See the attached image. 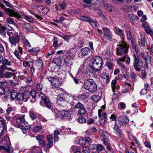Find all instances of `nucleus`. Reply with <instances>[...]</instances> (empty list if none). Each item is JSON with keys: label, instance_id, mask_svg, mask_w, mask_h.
<instances>
[{"label": "nucleus", "instance_id": "f257e3e1", "mask_svg": "<svg viewBox=\"0 0 153 153\" xmlns=\"http://www.w3.org/2000/svg\"><path fill=\"white\" fill-rule=\"evenodd\" d=\"M102 59L99 56L94 57L91 63V67L92 70L95 72H97L100 70L102 66Z\"/></svg>", "mask_w": 153, "mask_h": 153}, {"label": "nucleus", "instance_id": "f03ea898", "mask_svg": "<svg viewBox=\"0 0 153 153\" xmlns=\"http://www.w3.org/2000/svg\"><path fill=\"white\" fill-rule=\"evenodd\" d=\"M129 46L123 41L119 43L117 48L116 53L117 55H124L128 52Z\"/></svg>", "mask_w": 153, "mask_h": 153}, {"label": "nucleus", "instance_id": "7ed1b4c3", "mask_svg": "<svg viewBox=\"0 0 153 153\" xmlns=\"http://www.w3.org/2000/svg\"><path fill=\"white\" fill-rule=\"evenodd\" d=\"M85 88L90 91L93 92L97 90V85L92 79H88L84 82Z\"/></svg>", "mask_w": 153, "mask_h": 153}, {"label": "nucleus", "instance_id": "20e7f679", "mask_svg": "<svg viewBox=\"0 0 153 153\" xmlns=\"http://www.w3.org/2000/svg\"><path fill=\"white\" fill-rule=\"evenodd\" d=\"M0 6L5 13L7 15H8L9 16H14L16 17L19 16V15L17 13L9 8H6L4 5L0 4Z\"/></svg>", "mask_w": 153, "mask_h": 153}, {"label": "nucleus", "instance_id": "39448f33", "mask_svg": "<svg viewBox=\"0 0 153 153\" xmlns=\"http://www.w3.org/2000/svg\"><path fill=\"white\" fill-rule=\"evenodd\" d=\"M102 29L104 33V37L109 40L111 41L112 39V34L109 28L103 27Z\"/></svg>", "mask_w": 153, "mask_h": 153}, {"label": "nucleus", "instance_id": "423d86ee", "mask_svg": "<svg viewBox=\"0 0 153 153\" xmlns=\"http://www.w3.org/2000/svg\"><path fill=\"white\" fill-rule=\"evenodd\" d=\"M39 96L46 107L48 108H50L51 106V102L49 98L42 93L39 94Z\"/></svg>", "mask_w": 153, "mask_h": 153}, {"label": "nucleus", "instance_id": "0eeeda50", "mask_svg": "<svg viewBox=\"0 0 153 153\" xmlns=\"http://www.w3.org/2000/svg\"><path fill=\"white\" fill-rule=\"evenodd\" d=\"M9 40L12 45L15 46L19 43V41L18 34L16 33L13 36H10Z\"/></svg>", "mask_w": 153, "mask_h": 153}, {"label": "nucleus", "instance_id": "6e6552de", "mask_svg": "<svg viewBox=\"0 0 153 153\" xmlns=\"http://www.w3.org/2000/svg\"><path fill=\"white\" fill-rule=\"evenodd\" d=\"M60 112L62 116V118L63 120H70L71 119V111L64 110L61 111Z\"/></svg>", "mask_w": 153, "mask_h": 153}, {"label": "nucleus", "instance_id": "1a4fd4ad", "mask_svg": "<svg viewBox=\"0 0 153 153\" xmlns=\"http://www.w3.org/2000/svg\"><path fill=\"white\" fill-rule=\"evenodd\" d=\"M74 59V57L72 56L68 55L64 59L65 64L68 67L71 68L73 64L72 60Z\"/></svg>", "mask_w": 153, "mask_h": 153}, {"label": "nucleus", "instance_id": "9d476101", "mask_svg": "<svg viewBox=\"0 0 153 153\" xmlns=\"http://www.w3.org/2000/svg\"><path fill=\"white\" fill-rule=\"evenodd\" d=\"M119 123L121 126H125L128 122V120L125 116H121L118 117V119Z\"/></svg>", "mask_w": 153, "mask_h": 153}, {"label": "nucleus", "instance_id": "9b49d317", "mask_svg": "<svg viewBox=\"0 0 153 153\" xmlns=\"http://www.w3.org/2000/svg\"><path fill=\"white\" fill-rule=\"evenodd\" d=\"M114 32L116 34L120 36L122 41H123L124 40L125 35L122 30L117 27H115L114 29Z\"/></svg>", "mask_w": 153, "mask_h": 153}, {"label": "nucleus", "instance_id": "f8f14e48", "mask_svg": "<svg viewBox=\"0 0 153 153\" xmlns=\"http://www.w3.org/2000/svg\"><path fill=\"white\" fill-rule=\"evenodd\" d=\"M6 128L5 120L0 117V136L3 133V130L6 129Z\"/></svg>", "mask_w": 153, "mask_h": 153}, {"label": "nucleus", "instance_id": "ddd939ff", "mask_svg": "<svg viewBox=\"0 0 153 153\" xmlns=\"http://www.w3.org/2000/svg\"><path fill=\"white\" fill-rule=\"evenodd\" d=\"M91 149L93 150L98 151H102L104 149L103 146L101 144H92L91 145Z\"/></svg>", "mask_w": 153, "mask_h": 153}, {"label": "nucleus", "instance_id": "4468645a", "mask_svg": "<svg viewBox=\"0 0 153 153\" xmlns=\"http://www.w3.org/2000/svg\"><path fill=\"white\" fill-rule=\"evenodd\" d=\"M140 55L145 60V61L148 62L149 63L151 62V56L148 55V52L143 51L140 53Z\"/></svg>", "mask_w": 153, "mask_h": 153}, {"label": "nucleus", "instance_id": "2eb2a0df", "mask_svg": "<svg viewBox=\"0 0 153 153\" xmlns=\"http://www.w3.org/2000/svg\"><path fill=\"white\" fill-rule=\"evenodd\" d=\"M39 12H42L44 14H46L49 11V8L43 5H37L36 6Z\"/></svg>", "mask_w": 153, "mask_h": 153}, {"label": "nucleus", "instance_id": "dca6fc26", "mask_svg": "<svg viewBox=\"0 0 153 153\" xmlns=\"http://www.w3.org/2000/svg\"><path fill=\"white\" fill-rule=\"evenodd\" d=\"M29 94V97L30 98L31 97L32 98L30 101L32 102H35L36 100V91L34 90H32L30 91Z\"/></svg>", "mask_w": 153, "mask_h": 153}, {"label": "nucleus", "instance_id": "f3484780", "mask_svg": "<svg viewBox=\"0 0 153 153\" xmlns=\"http://www.w3.org/2000/svg\"><path fill=\"white\" fill-rule=\"evenodd\" d=\"M57 102L59 105H62L64 102V94H58L57 97Z\"/></svg>", "mask_w": 153, "mask_h": 153}, {"label": "nucleus", "instance_id": "a211bd4d", "mask_svg": "<svg viewBox=\"0 0 153 153\" xmlns=\"http://www.w3.org/2000/svg\"><path fill=\"white\" fill-rule=\"evenodd\" d=\"M90 49L88 47L82 48L81 51V53L83 56L88 55L90 53Z\"/></svg>", "mask_w": 153, "mask_h": 153}, {"label": "nucleus", "instance_id": "6ab92c4d", "mask_svg": "<svg viewBox=\"0 0 153 153\" xmlns=\"http://www.w3.org/2000/svg\"><path fill=\"white\" fill-rule=\"evenodd\" d=\"M25 117V115H23L21 117H20L16 118V122L19 126H20L21 124L22 123L23 121H24Z\"/></svg>", "mask_w": 153, "mask_h": 153}, {"label": "nucleus", "instance_id": "aec40b11", "mask_svg": "<svg viewBox=\"0 0 153 153\" xmlns=\"http://www.w3.org/2000/svg\"><path fill=\"white\" fill-rule=\"evenodd\" d=\"M87 112L86 110L84 108V106L79 109L77 111L78 114L80 115H83L85 114Z\"/></svg>", "mask_w": 153, "mask_h": 153}, {"label": "nucleus", "instance_id": "412c9836", "mask_svg": "<svg viewBox=\"0 0 153 153\" xmlns=\"http://www.w3.org/2000/svg\"><path fill=\"white\" fill-rule=\"evenodd\" d=\"M139 54H133V56L134 58V61L133 64H134L139 63Z\"/></svg>", "mask_w": 153, "mask_h": 153}, {"label": "nucleus", "instance_id": "4be33fe9", "mask_svg": "<svg viewBox=\"0 0 153 153\" xmlns=\"http://www.w3.org/2000/svg\"><path fill=\"white\" fill-rule=\"evenodd\" d=\"M15 75L14 72H7L4 74V77L6 78H10Z\"/></svg>", "mask_w": 153, "mask_h": 153}, {"label": "nucleus", "instance_id": "5701e85b", "mask_svg": "<svg viewBox=\"0 0 153 153\" xmlns=\"http://www.w3.org/2000/svg\"><path fill=\"white\" fill-rule=\"evenodd\" d=\"M139 44L143 46H144L145 45L146 41L145 39L144 36L141 35V39L138 41Z\"/></svg>", "mask_w": 153, "mask_h": 153}, {"label": "nucleus", "instance_id": "b1692460", "mask_svg": "<svg viewBox=\"0 0 153 153\" xmlns=\"http://www.w3.org/2000/svg\"><path fill=\"white\" fill-rule=\"evenodd\" d=\"M28 11L29 13L32 14L34 15V16L37 18L39 20H42L43 19L41 15H39L38 14L35 13L31 10H28Z\"/></svg>", "mask_w": 153, "mask_h": 153}, {"label": "nucleus", "instance_id": "393cba45", "mask_svg": "<svg viewBox=\"0 0 153 153\" xmlns=\"http://www.w3.org/2000/svg\"><path fill=\"white\" fill-rule=\"evenodd\" d=\"M36 66L39 69H40L43 66L42 61L41 59H38L36 62Z\"/></svg>", "mask_w": 153, "mask_h": 153}, {"label": "nucleus", "instance_id": "a878e982", "mask_svg": "<svg viewBox=\"0 0 153 153\" xmlns=\"http://www.w3.org/2000/svg\"><path fill=\"white\" fill-rule=\"evenodd\" d=\"M104 7L105 9L110 12H112L114 8V7H112L110 5L108 4H105L104 5Z\"/></svg>", "mask_w": 153, "mask_h": 153}, {"label": "nucleus", "instance_id": "bb28decb", "mask_svg": "<svg viewBox=\"0 0 153 153\" xmlns=\"http://www.w3.org/2000/svg\"><path fill=\"white\" fill-rule=\"evenodd\" d=\"M100 136L102 137L104 139L106 138L108 136V134L107 133L103 130H100Z\"/></svg>", "mask_w": 153, "mask_h": 153}, {"label": "nucleus", "instance_id": "cd10ccee", "mask_svg": "<svg viewBox=\"0 0 153 153\" xmlns=\"http://www.w3.org/2000/svg\"><path fill=\"white\" fill-rule=\"evenodd\" d=\"M80 19L82 20L88 22L89 24H90V21L91 22L92 20V19L89 17L85 16H81L80 17Z\"/></svg>", "mask_w": 153, "mask_h": 153}, {"label": "nucleus", "instance_id": "c85d7f7f", "mask_svg": "<svg viewBox=\"0 0 153 153\" xmlns=\"http://www.w3.org/2000/svg\"><path fill=\"white\" fill-rule=\"evenodd\" d=\"M0 150H5L6 152H10L13 150L12 147L10 146H8L7 148L4 146H0Z\"/></svg>", "mask_w": 153, "mask_h": 153}, {"label": "nucleus", "instance_id": "c756f323", "mask_svg": "<svg viewBox=\"0 0 153 153\" xmlns=\"http://www.w3.org/2000/svg\"><path fill=\"white\" fill-rule=\"evenodd\" d=\"M116 83L117 81L115 79H113L112 81L111 86L112 88V90L114 93L117 87V86L116 85Z\"/></svg>", "mask_w": 153, "mask_h": 153}, {"label": "nucleus", "instance_id": "7c9ffc66", "mask_svg": "<svg viewBox=\"0 0 153 153\" xmlns=\"http://www.w3.org/2000/svg\"><path fill=\"white\" fill-rule=\"evenodd\" d=\"M131 78L133 82H136L137 80V77L136 74L134 72H131L130 74Z\"/></svg>", "mask_w": 153, "mask_h": 153}, {"label": "nucleus", "instance_id": "2f4dec72", "mask_svg": "<svg viewBox=\"0 0 153 153\" xmlns=\"http://www.w3.org/2000/svg\"><path fill=\"white\" fill-rule=\"evenodd\" d=\"M22 41L23 44L29 47H31V45L29 42L25 38V36H23L22 38Z\"/></svg>", "mask_w": 153, "mask_h": 153}, {"label": "nucleus", "instance_id": "473e14b6", "mask_svg": "<svg viewBox=\"0 0 153 153\" xmlns=\"http://www.w3.org/2000/svg\"><path fill=\"white\" fill-rule=\"evenodd\" d=\"M89 8L98 10L99 9L98 5L97 4H92L88 6Z\"/></svg>", "mask_w": 153, "mask_h": 153}, {"label": "nucleus", "instance_id": "72a5a7b5", "mask_svg": "<svg viewBox=\"0 0 153 153\" xmlns=\"http://www.w3.org/2000/svg\"><path fill=\"white\" fill-rule=\"evenodd\" d=\"M64 102H68L72 98L71 96H70L68 94H64Z\"/></svg>", "mask_w": 153, "mask_h": 153}, {"label": "nucleus", "instance_id": "f704fd0d", "mask_svg": "<svg viewBox=\"0 0 153 153\" xmlns=\"http://www.w3.org/2000/svg\"><path fill=\"white\" fill-rule=\"evenodd\" d=\"M86 119L83 116H81L77 119V121L80 123H84L86 122Z\"/></svg>", "mask_w": 153, "mask_h": 153}, {"label": "nucleus", "instance_id": "c9c22d12", "mask_svg": "<svg viewBox=\"0 0 153 153\" xmlns=\"http://www.w3.org/2000/svg\"><path fill=\"white\" fill-rule=\"evenodd\" d=\"M30 117L33 120L36 119L37 118V115L33 111H30L29 113Z\"/></svg>", "mask_w": 153, "mask_h": 153}, {"label": "nucleus", "instance_id": "e433bc0d", "mask_svg": "<svg viewBox=\"0 0 153 153\" xmlns=\"http://www.w3.org/2000/svg\"><path fill=\"white\" fill-rule=\"evenodd\" d=\"M134 68L135 70L137 72H140L141 70V68L139 65V63L134 64H133Z\"/></svg>", "mask_w": 153, "mask_h": 153}, {"label": "nucleus", "instance_id": "4c0bfd02", "mask_svg": "<svg viewBox=\"0 0 153 153\" xmlns=\"http://www.w3.org/2000/svg\"><path fill=\"white\" fill-rule=\"evenodd\" d=\"M88 96L85 93H83L82 95H80L78 96V99L80 100H83L87 98Z\"/></svg>", "mask_w": 153, "mask_h": 153}, {"label": "nucleus", "instance_id": "58836bf2", "mask_svg": "<svg viewBox=\"0 0 153 153\" xmlns=\"http://www.w3.org/2000/svg\"><path fill=\"white\" fill-rule=\"evenodd\" d=\"M128 17L131 22L133 21L135 19H138V18L137 16L133 15L131 14L128 15Z\"/></svg>", "mask_w": 153, "mask_h": 153}, {"label": "nucleus", "instance_id": "ea45409f", "mask_svg": "<svg viewBox=\"0 0 153 153\" xmlns=\"http://www.w3.org/2000/svg\"><path fill=\"white\" fill-rule=\"evenodd\" d=\"M6 65H4V64H3V65H2L1 66V70H2L3 71L4 70H5V69H6L10 71L13 72H15L16 71L15 70H12L11 69V68H8L6 66Z\"/></svg>", "mask_w": 153, "mask_h": 153}, {"label": "nucleus", "instance_id": "a19ab883", "mask_svg": "<svg viewBox=\"0 0 153 153\" xmlns=\"http://www.w3.org/2000/svg\"><path fill=\"white\" fill-rule=\"evenodd\" d=\"M86 143L85 139L82 137H81L79 140V144L81 146H83L85 145Z\"/></svg>", "mask_w": 153, "mask_h": 153}, {"label": "nucleus", "instance_id": "79ce46f5", "mask_svg": "<svg viewBox=\"0 0 153 153\" xmlns=\"http://www.w3.org/2000/svg\"><path fill=\"white\" fill-rule=\"evenodd\" d=\"M121 10L124 11H129L131 10V7L128 6H124L122 7Z\"/></svg>", "mask_w": 153, "mask_h": 153}, {"label": "nucleus", "instance_id": "37998d69", "mask_svg": "<svg viewBox=\"0 0 153 153\" xmlns=\"http://www.w3.org/2000/svg\"><path fill=\"white\" fill-rule=\"evenodd\" d=\"M60 36L62 37L65 40L67 41H68L71 38L70 36L69 35H65V34L60 35Z\"/></svg>", "mask_w": 153, "mask_h": 153}, {"label": "nucleus", "instance_id": "c03bdc74", "mask_svg": "<svg viewBox=\"0 0 153 153\" xmlns=\"http://www.w3.org/2000/svg\"><path fill=\"white\" fill-rule=\"evenodd\" d=\"M25 18L26 20L29 22H33V18L30 16L26 15L25 16Z\"/></svg>", "mask_w": 153, "mask_h": 153}, {"label": "nucleus", "instance_id": "a18cd8bd", "mask_svg": "<svg viewBox=\"0 0 153 153\" xmlns=\"http://www.w3.org/2000/svg\"><path fill=\"white\" fill-rule=\"evenodd\" d=\"M92 98L93 100L96 102L98 101L100 99L99 96L96 95H94L92 97Z\"/></svg>", "mask_w": 153, "mask_h": 153}, {"label": "nucleus", "instance_id": "49530a36", "mask_svg": "<svg viewBox=\"0 0 153 153\" xmlns=\"http://www.w3.org/2000/svg\"><path fill=\"white\" fill-rule=\"evenodd\" d=\"M14 111V109L13 107H8L6 110V114H9L11 112Z\"/></svg>", "mask_w": 153, "mask_h": 153}, {"label": "nucleus", "instance_id": "de8ad7c7", "mask_svg": "<svg viewBox=\"0 0 153 153\" xmlns=\"http://www.w3.org/2000/svg\"><path fill=\"white\" fill-rule=\"evenodd\" d=\"M123 57H124L125 60L126 59V63L128 65L130 64V58L129 56L125 55V56H123Z\"/></svg>", "mask_w": 153, "mask_h": 153}, {"label": "nucleus", "instance_id": "09e8293b", "mask_svg": "<svg viewBox=\"0 0 153 153\" xmlns=\"http://www.w3.org/2000/svg\"><path fill=\"white\" fill-rule=\"evenodd\" d=\"M42 129V127L40 126H37L35 127L33 130V131L34 132H37L39 131Z\"/></svg>", "mask_w": 153, "mask_h": 153}, {"label": "nucleus", "instance_id": "8fccbe9b", "mask_svg": "<svg viewBox=\"0 0 153 153\" xmlns=\"http://www.w3.org/2000/svg\"><path fill=\"white\" fill-rule=\"evenodd\" d=\"M0 27H1L3 29H6L10 31L12 30H13L12 28L9 25L6 26L5 27H4L2 26V25L0 24Z\"/></svg>", "mask_w": 153, "mask_h": 153}, {"label": "nucleus", "instance_id": "3c124183", "mask_svg": "<svg viewBox=\"0 0 153 153\" xmlns=\"http://www.w3.org/2000/svg\"><path fill=\"white\" fill-rule=\"evenodd\" d=\"M121 61H122L123 62L125 61L124 57L120 58H118V59L117 60V63L119 66L123 64L122 62H121Z\"/></svg>", "mask_w": 153, "mask_h": 153}, {"label": "nucleus", "instance_id": "603ef678", "mask_svg": "<svg viewBox=\"0 0 153 153\" xmlns=\"http://www.w3.org/2000/svg\"><path fill=\"white\" fill-rule=\"evenodd\" d=\"M17 100L19 101H21L23 100V94L19 93L17 94Z\"/></svg>", "mask_w": 153, "mask_h": 153}, {"label": "nucleus", "instance_id": "864d4df0", "mask_svg": "<svg viewBox=\"0 0 153 153\" xmlns=\"http://www.w3.org/2000/svg\"><path fill=\"white\" fill-rule=\"evenodd\" d=\"M7 22L10 24L14 25L15 23L13 19L10 17L8 18L7 19Z\"/></svg>", "mask_w": 153, "mask_h": 153}, {"label": "nucleus", "instance_id": "5fc2aeb1", "mask_svg": "<svg viewBox=\"0 0 153 153\" xmlns=\"http://www.w3.org/2000/svg\"><path fill=\"white\" fill-rule=\"evenodd\" d=\"M82 151L83 153H88L89 152V148L86 146L82 147Z\"/></svg>", "mask_w": 153, "mask_h": 153}, {"label": "nucleus", "instance_id": "6e6d98bb", "mask_svg": "<svg viewBox=\"0 0 153 153\" xmlns=\"http://www.w3.org/2000/svg\"><path fill=\"white\" fill-rule=\"evenodd\" d=\"M107 66L108 68L111 70L113 69L114 64L110 62H108L107 63Z\"/></svg>", "mask_w": 153, "mask_h": 153}, {"label": "nucleus", "instance_id": "4d7b16f0", "mask_svg": "<svg viewBox=\"0 0 153 153\" xmlns=\"http://www.w3.org/2000/svg\"><path fill=\"white\" fill-rule=\"evenodd\" d=\"M17 94L16 92H12L11 93L10 96L12 99L14 100L17 98Z\"/></svg>", "mask_w": 153, "mask_h": 153}, {"label": "nucleus", "instance_id": "13d9d810", "mask_svg": "<svg viewBox=\"0 0 153 153\" xmlns=\"http://www.w3.org/2000/svg\"><path fill=\"white\" fill-rule=\"evenodd\" d=\"M84 105L79 102H78L77 104L74 106V108H78L79 109L82 107H83Z\"/></svg>", "mask_w": 153, "mask_h": 153}, {"label": "nucleus", "instance_id": "bf43d9fd", "mask_svg": "<svg viewBox=\"0 0 153 153\" xmlns=\"http://www.w3.org/2000/svg\"><path fill=\"white\" fill-rule=\"evenodd\" d=\"M114 129L119 132V134H121L120 132L119 131V127L117 124L116 123V122H115L114 126L113 127Z\"/></svg>", "mask_w": 153, "mask_h": 153}, {"label": "nucleus", "instance_id": "052dcab7", "mask_svg": "<svg viewBox=\"0 0 153 153\" xmlns=\"http://www.w3.org/2000/svg\"><path fill=\"white\" fill-rule=\"evenodd\" d=\"M59 5L62 10H64L65 9V7L67 5V4L64 2L61 3V4L59 3Z\"/></svg>", "mask_w": 153, "mask_h": 153}, {"label": "nucleus", "instance_id": "680f3d73", "mask_svg": "<svg viewBox=\"0 0 153 153\" xmlns=\"http://www.w3.org/2000/svg\"><path fill=\"white\" fill-rule=\"evenodd\" d=\"M117 116L114 114H112L110 117V119L112 121H115L116 122Z\"/></svg>", "mask_w": 153, "mask_h": 153}, {"label": "nucleus", "instance_id": "e2e57ef3", "mask_svg": "<svg viewBox=\"0 0 153 153\" xmlns=\"http://www.w3.org/2000/svg\"><path fill=\"white\" fill-rule=\"evenodd\" d=\"M58 44V42L57 40V38L55 37H54L53 39V46L55 48L57 46Z\"/></svg>", "mask_w": 153, "mask_h": 153}, {"label": "nucleus", "instance_id": "0e129e2a", "mask_svg": "<svg viewBox=\"0 0 153 153\" xmlns=\"http://www.w3.org/2000/svg\"><path fill=\"white\" fill-rule=\"evenodd\" d=\"M146 32L147 34H149L152 31L151 29L149 26H146L145 28Z\"/></svg>", "mask_w": 153, "mask_h": 153}, {"label": "nucleus", "instance_id": "69168bd1", "mask_svg": "<svg viewBox=\"0 0 153 153\" xmlns=\"http://www.w3.org/2000/svg\"><path fill=\"white\" fill-rule=\"evenodd\" d=\"M23 100H22L24 101L25 102L27 101L29 98L28 96L25 94H23Z\"/></svg>", "mask_w": 153, "mask_h": 153}, {"label": "nucleus", "instance_id": "338daca9", "mask_svg": "<svg viewBox=\"0 0 153 153\" xmlns=\"http://www.w3.org/2000/svg\"><path fill=\"white\" fill-rule=\"evenodd\" d=\"M43 88L42 85L41 83H39L37 84V89L38 91H41Z\"/></svg>", "mask_w": 153, "mask_h": 153}, {"label": "nucleus", "instance_id": "774afa93", "mask_svg": "<svg viewBox=\"0 0 153 153\" xmlns=\"http://www.w3.org/2000/svg\"><path fill=\"white\" fill-rule=\"evenodd\" d=\"M3 3L5 4L7 7L11 8L12 6L10 4V3L7 1L3 0L2 1Z\"/></svg>", "mask_w": 153, "mask_h": 153}]
</instances>
